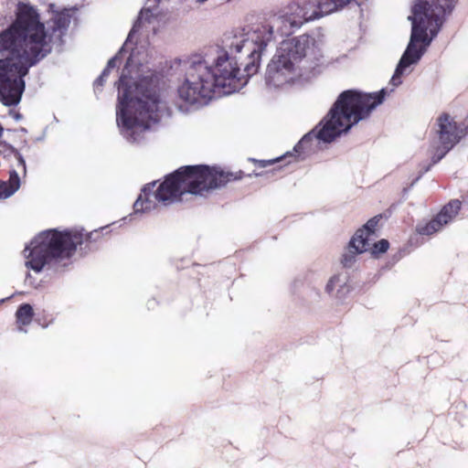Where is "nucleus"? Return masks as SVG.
<instances>
[{"label":"nucleus","instance_id":"nucleus-12","mask_svg":"<svg viewBox=\"0 0 468 468\" xmlns=\"http://www.w3.org/2000/svg\"><path fill=\"white\" fill-rule=\"evenodd\" d=\"M461 209V202L459 200H452L442 207L441 212L432 220L419 225L417 231L420 235H431L452 221Z\"/></svg>","mask_w":468,"mask_h":468},{"label":"nucleus","instance_id":"nucleus-7","mask_svg":"<svg viewBox=\"0 0 468 468\" xmlns=\"http://www.w3.org/2000/svg\"><path fill=\"white\" fill-rule=\"evenodd\" d=\"M247 32V29H239L224 36L223 47L210 46L207 53L212 58L209 68H207V84L210 82L209 95L207 93V101L220 98L237 91L246 83V80L240 73L239 65L244 67L247 76H252L256 72L249 73L246 65L251 62L249 52L243 48L240 51L227 45V38Z\"/></svg>","mask_w":468,"mask_h":468},{"label":"nucleus","instance_id":"nucleus-22","mask_svg":"<svg viewBox=\"0 0 468 468\" xmlns=\"http://www.w3.org/2000/svg\"><path fill=\"white\" fill-rule=\"evenodd\" d=\"M108 69H105L102 73L94 81V87L98 89L99 87H102L104 84V80L108 76Z\"/></svg>","mask_w":468,"mask_h":468},{"label":"nucleus","instance_id":"nucleus-23","mask_svg":"<svg viewBox=\"0 0 468 468\" xmlns=\"http://www.w3.org/2000/svg\"><path fill=\"white\" fill-rule=\"evenodd\" d=\"M116 60H117L116 57L112 58L108 61L106 69L109 70L110 69L114 68V67L116 66Z\"/></svg>","mask_w":468,"mask_h":468},{"label":"nucleus","instance_id":"nucleus-4","mask_svg":"<svg viewBox=\"0 0 468 468\" xmlns=\"http://www.w3.org/2000/svg\"><path fill=\"white\" fill-rule=\"evenodd\" d=\"M297 0L288 5L279 14L271 16L265 21L247 29V32L231 36L227 38V45L240 51L243 48L249 52L251 62L246 65L249 73L257 72L260 67L261 53L274 40V32L289 35L299 28L306 18Z\"/></svg>","mask_w":468,"mask_h":468},{"label":"nucleus","instance_id":"nucleus-14","mask_svg":"<svg viewBox=\"0 0 468 468\" xmlns=\"http://www.w3.org/2000/svg\"><path fill=\"white\" fill-rule=\"evenodd\" d=\"M20 186V179L16 171L10 173L7 182L0 180V198L13 195Z\"/></svg>","mask_w":468,"mask_h":468},{"label":"nucleus","instance_id":"nucleus-20","mask_svg":"<svg viewBox=\"0 0 468 468\" xmlns=\"http://www.w3.org/2000/svg\"><path fill=\"white\" fill-rule=\"evenodd\" d=\"M389 243L387 239H381L378 242H376L374 244V249L372 253H383L386 252L388 249Z\"/></svg>","mask_w":468,"mask_h":468},{"label":"nucleus","instance_id":"nucleus-3","mask_svg":"<svg viewBox=\"0 0 468 468\" xmlns=\"http://www.w3.org/2000/svg\"><path fill=\"white\" fill-rule=\"evenodd\" d=\"M454 0H416L411 20L410 43L391 78V84H401V77L410 72V65L417 63L438 34L446 14L452 9Z\"/></svg>","mask_w":468,"mask_h":468},{"label":"nucleus","instance_id":"nucleus-9","mask_svg":"<svg viewBox=\"0 0 468 468\" xmlns=\"http://www.w3.org/2000/svg\"><path fill=\"white\" fill-rule=\"evenodd\" d=\"M91 233L79 231H58L48 229L37 234L27 247L28 259L27 264L35 271H40L46 265H67L77 248L85 244V248L90 243Z\"/></svg>","mask_w":468,"mask_h":468},{"label":"nucleus","instance_id":"nucleus-19","mask_svg":"<svg viewBox=\"0 0 468 468\" xmlns=\"http://www.w3.org/2000/svg\"><path fill=\"white\" fill-rule=\"evenodd\" d=\"M353 250H355V248L351 247V244L348 243L341 260L345 267H351L356 261V255L361 254V252H355Z\"/></svg>","mask_w":468,"mask_h":468},{"label":"nucleus","instance_id":"nucleus-15","mask_svg":"<svg viewBox=\"0 0 468 468\" xmlns=\"http://www.w3.org/2000/svg\"><path fill=\"white\" fill-rule=\"evenodd\" d=\"M367 229H358L349 241L351 247L355 248V252L356 251L363 253L369 249L370 237L367 236Z\"/></svg>","mask_w":468,"mask_h":468},{"label":"nucleus","instance_id":"nucleus-5","mask_svg":"<svg viewBox=\"0 0 468 468\" xmlns=\"http://www.w3.org/2000/svg\"><path fill=\"white\" fill-rule=\"evenodd\" d=\"M386 94L385 89L369 94L354 90L344 91L328 114L300 144H305L312 137L324 143H331L360 120L367 117L372 110L382 103Z\"/></svg>","mask_w":468,"mask_h":468},{"label":"nucleus","instance_id":"nucleus-1","mask_svg":"<svg viewBox=\"0 0 468 468\" xmlns=\"http://www.w3.org/2000/svg\"><path fill=\"white\" fill-rule=\"evenodd\" d=\"M70 18L68 11L55 13L48 34L35 6L17 5L15 19L0 31V101L4 105L14 106L20 101L24 77L51 52L54 37L61 40Z\"/></svg>","mask_w":468,"mask_h":468},{"label":"nucleus","instance_id":"nucleus-21","mask_svg":"<svg viewBox=\"0 0 468 468\" xmlns=\"http://www.w3.org/2000/svg\"><path fill=\"white\" fill-rule=\"evenodd\" d=\"M378 218H373L369 219L361 229H367V235L370 237L374 234V231L378 225Z\"/></svg>","mask_w":468,"mask_h":468},{"label":"nucleus","instance_id":"nucleus-8","mask_svg":"<svg viewBox=\"0 0 468 468\" xmlns=\"http://www.w3.org/2000/svg\"><path fill=\"white\" fill-rule=\"evenodd\" d=\"M118 90L116 113L119 125L127 130L148 128L151 121H158L162 101L156 86L145 80L129 84V80L122 76Z\"/></svg>","mask_w":468,"mask_h":468},{"label":"nucleus","instance_id":"nucleus-6","mask_svg":"<svg viewBox=\"0 0 468 468\" xmlns=\"http://www.w3.org/2000/svg\"><path fill=\"white\" fill-rule=\"evenodd\" d=\"M205 190V165L182 166L165 176V180L147 184L133 204L136 212L154 209L158 204L169 206L184 197L202 195Z\"/></svg>","mask_w":468,"mask_h":468},{"label":"nucleus","instance_id":"nucleus-25","mask_svg":"<svg viewBox=\"0 0 468 468\" xmlns=\"http://www.w3.org/2000/svg\"><path fill=\"white\" fill-rule=\"evenodd\" d=\"M18 162L19 164L24 167V169L26 168V164H25V161L22 157H19L18 159Z\"/></svg>","mask_w":468,"mask_h":468},{"label":"nucleus","instance_id":"nucleus-10","mask_svg":"<svg viewBox=\"0 0 468 468\" xmlns=\"http://www.w3.org/2000/svg\"><path fill=\"white\" fill-rule=\"evenodd\" d=\"M461 138L460 131L455 121L443 113L437 119L436 135L431 144V158L432 164L442 159Z\"/></svg>","mask_w":468,"mask_h":468},{"label":"nucleus","instance_id":"nucleus-24","mask_svg":"<svg viewBox=\"0 0 468 468\" xmlns=\"http://www.w3.org/2000/svg\"><path fill=\"white\" fill-rule=\"evenodd\" d=\"M272 163H273L272 160H270V161H260V164H261V167H265L266 165H268L270 164H272Z\"/></svg>","mask_w":468,"mask_h":468},{"label":"nucleus","instance_id":"nucleus-13","mask_svg":"<svg viewBox=\"0 0 468 468\" xmlns=\"http://www.w3.org/2000/svg\"><path fill=\"white\" fill-rule=\"evenodd\" d=\"M241 174V172H239ZM240 175L225 172L219 167L207 165V190L224 186L231 181L240 179Z\"/></svg>","mask_w":468,"mask_h":468},{"label":"nucleus","instance_id":"nucleus-16","mask_svg":"<svg viewBox=\"0 0 468 468\" xmlns=\"http://www.w3.org/2000/svg\"><path fill=\"white\" fill-rule=\"evenodd\" d=\"M346 277L341 274H336L332 276L326 286L325 291L329 294H333L335 292V296L340 298L341 293L346 291Z\"/></svg>","mask_w":468,"mask_h":468},{"label":"nucleus","instance_id":"nucleus-17","mask_svg":"<svg viewBox=\"0 0 468 468\" xmlns=\"http://www.w3.org/2000/svg\"><path fill=\"white\" fill-rule=\"evenodd\" d=\"M302 11L304 14L306 21H312L320 18L317 0H297Z\"/></svg>","mask_w":468,"mask_h":468},{"label":"nucleus","instance_id":"nucleus-18","mask_svg":"<svg viewBox=\"0 0 468 468\" xmlns=\"http://www.w3.org/2000/svg\"><path fill=\"white\" fill-rule=\"evenodd\" d=\"M33 316V308L28 303L21 304L16 313V323L19 324L20 328L21 326L28 325L31 323Z\"/></svg>","mask_w":468,"mask_h":468},{"label":"nucleus","instance_id":"nucleus-26","mask_svg":"<svg viewBox=\"0 0 468 468\" xmlns=\"http://www.w3.org/2000/svg\"><path fill=\"white\" fill-rule=\"evenodd\" d=\"M156 2H159L160 0H155Z\"/></svg>","mask_w":468,"mask_h":468},{"label":"nucleus","instance_id":"nucleus-2","mask_svg":"<svg viewBox=\"0 0 468 468\" xmlns=\"http://www.w3.org/2000/svg\"><path fill=\"white\" fill-rule=\"evenodd\" d=\"M324 60V43L310 35L284 39L268 64L265 80L270 89L285 90L303 80V69L314 68Z\"/></svg>","mask_w":468,"mask_h":468},{"label":"nucleus","instance_id":"nucleus-11","mask_svg":"<svg viewBox=\"0 0 468 468\" xmlns=\"http://www.w3.org/2000/svg\"><path fill=\"white\" fill-rule=\"evenodd\" d=\"M204 69L202 56L198 55L191 58L186 80L178 90L180 97L186 102L194 104L205 97Z\"/></svg>","mask_w":468,"mask_h":468}]
</instances>
